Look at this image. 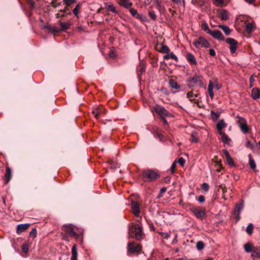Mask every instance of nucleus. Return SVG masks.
I'll return each instance as SVG.
<instances>
[{
	"instance_id": "obj_35",
	"label": "nucleus",
	"mask_w": 260,
	"mask_h": 260,
	"mask_svg": "<svg viewBox=\"0 0 260 260\" xmlns=\"http://www.w3.org/2000/svg\"><path fill=\"white\" fill-rule=\"evenodd\" d=\"M243 203L242 202L237 204L235 209V213L240 214L241 211L243 209Z\"/></svg>"
},
{
	"instance_id": "obj_26",
	"label": "nucleus",
	"mask_w": 260,
	"mask_h": 260,
	"mask_svg": "<svg viewBox=\"0 0 260 260\" xmlns=\"http://www.w3.org/2000/svg\"><path fill=\"white\" fill-rule=\"evenodd\" d=\"M118 3L120 6L127 9L131 8L133 5L132 3L129 0H119Z\"/></svg>"
},
{
	"instance_id": "obj_53",
	"label": "nucleus",
	"mask_w": 260,
	"mask_h": 260,
	"mask_svg": "<svg viewBox=\"0 0 260 260\" xmlns=\"http://www.w3.org/2000/svg\"><path fill=\"white\" fill-rule=\"evenodd\" d=\"M129 12L131 13V15L135 17V16H137V17H138L139 15H138V14L137 13V11L136 9H131L129 10Z\"/></svg>"
},
{
	"instance_id": "obj_50",
	"label": "nucleus",
	"mask_w": 260,
	"mask_h": 260,
	"mask_svg": "<svg viewBox=\"0 0 260 260\" xmlns=\"http://www.w3.org/2000/svg\"><path fill=\"white\" fill-rule=\"evenodd\" d=\"M76 0H63L62 2L66 4L67 6H70L71 4L75 3Z\"/></svg>"
},
{
	"instance_id": "obj_25",
	"label": "nucleus",
	"mask_w": 260,
	"mask_h": 260,
	"mask_svg": "<svg viewBox=\"0 0 260 260\" xmlns=\"http://www.w3.org/2000/svg\"><path fill=\"white\" fill-rule=\"evenodd\" d=\"M251 96L254 100L259 99L260 98V89L258 88H253L251 90Z\"/></svg>"
},
{
	"instance_id": "obj_39",
	"label": "nucleus",
	"mask_w": 260,
	"mask_h": 260,
	"mask_svg": "<svg viewBox=\"0 0 260 260\" xmlns=\"http://www.w3.org/2000/svg\"><path fill=\"white\" fill-rule=\"evenodd\" d=\"M81 4H78L76 5V7H75V8L72 10V12L73 13H74V14L77 16L78 14H79V11L78 10L81 8Z\"/></svg>"
},
{
	"instance_id": "obj_62",
	"label": "nucleus",
	"mask_w": 260,
	"mask_h": 260,
	"mask_svg": "<svg viewBox=\"0 0 260 260\" xmlns=\"http://www.w3.org/2000/svg\"><path fill=\"white\" fill-rule=\"evenodd\" d=\"M245 146L247 147V148H250L251 149H253V144L249 141H247L246 142V144H245Z\"/></svg>"
},
{
	"instance_id": "obj_51",
	"label": "nucleus",
	"mask_w": 260,
	"mask_h": 260,
	"mask_svg": "<svg viewBox=\"0 0 260 260\" xmlns=\"http://www.w3.org/2000/svg\"><path fill=\"white\" fill-rule=\"evenodd\" d=\"M148 14L151 19L155 20L156 19V16L154 11H149Z\"/></svg>"
},
{
	"instance_id": "obj_43",
	"label": "nucleus",
	"mask_w": 260,
	"mask_h": 260,
	"mask_svg": "<svg viewBox=\"0 0 260 260\" xmlns=\"http://www.w3.org/2000/svg\"><path fill=\"white\" fill-rule=\"evenodd\" d=\"M204 246L205 245L203 241H199L197 242L196 244V247L198 250H201L203 249L204 248Z\"/></svg>"
},
{
	"instance_id": "obj_8",
	"label": "nucleus",
	"mask_w": 260,
	"mask_h": 260,
	"mask_svg": "<svg viewBox=\"0 0 260 260\" xmlns=\"http://www.w3.org/2000/svg\"><path fill=\"white\" fill-rule=\"evenodd\" d=\"M190 211L192 212L197 218L203 220L206 217L205 209L200 207L195 208H191L190 209Z\"/></svg>"
},
{
	"instance_id": "obj_60",
	"label": "nucleus",
	"mask_w": 260,
	"mask_h": 260,
	"mask_svg": "<svg viewBox=\"0 0 260 260\" xmlns=\"http://www.w3.org/2000/svg\"><path fill=\"white\" fill-rule=\"evenodd\" d=\"M198 201L200 203H203L205 202V197L203 195H201L198 197Z\"/></svg>"
},
{
	"instance_id": "obj_19",
	"label": "nucleus",
	"mask_w": 260,
	"mask_h": 260,
	"mask_svg": "<svg viewBox=\"0 0 260 260\" xmlns=\"http://www.w3.org/2000/svg\"><path fill=\"white\" fill-rule=\"evenodd\" d=\"M186 60L191 64L196 65L197 61L194 56L191 53H187L186 56Z\"/></svg>"
},
{
	"instance_id": "obj_41",
	"label": "nucleus",
	"mask_w": 260,
	"mask_h": 260,
	"mask_svg": "<svg viewBox=\"0 0 260 260\" xmlns=\"http://www.w3.org/2000/svg\"><path fill=\"white\" fill-rule=\"evenodd\" d=\"M106 8L107 9V10L108 11H111V12H114V13H116V12L115 8V7H114V6L112 4H106Z\"/></svg>"
},
{
	"instance_id": "obj_52",
	"label": "nucleus",
	"mask_w": 260,
	"mask_h": 260,
	"mask_svg": "<svg viewBox=\"0 0 260 260\" xmlns=\"http://www.w3.org/2000/svg\"><path fill=\"white\" fill-rule=\"evenodd\" d=\"M27 3L29 6L30 9L31 10H33L35 8V2H34V1L33 0H28Z\"/></svg>"
},
{
	"instance_id": "obj_56",
	"label": "nucleus",
	"mask_w": 260,
	"mask_h": 260,
	"mask_svg": "<svg viewBox=\"0 0 260 260\" xmlns=\"http://www.w3.org/2000/svg\"><path fill=\"white\" fill-rule=\"evenodd\" d=\"M187 98H188L190 101H192V98L194 96V94L192 91L188 92L186 93Z\"/></svg>"
},
{
	"instance_id": "obj_40",
	"label": "nucleus",
	"mask_w": 260,
	"mask_h": 260,
	"mask_svg": "<svg viewBox=\"0 0 260 260\" xmlns=\"http://www.w3.org/2000/svg\"><path fill=\"white\" fill-rule=\"evenodd\" d=\"M62 3V0H52L50 5L51 4L52 7L55 8L60 5Z\"/></svg>"
},
{
	"instance_id": "obj_3",
	"label": "nucleus",
	"mask_w": 260,
	"mask_h": 260,
	"mask_svg": "<svg viewBox=\"0 0 260 260\" xmlns=\"http://www.w3.org/2000/svg\"><path fill=\"white\" fill-rule=\"evenodd\" d=\"M187 82L190 88L196 86L202 87L203 86V77L201 75L196 74L192 77L189 78Z\"/></svg>"
},
{
	"instance_id": "obj_28",
	"label": "nucleus",
	"mask_w": 260,
	"mask_h": 260,
	"mask_svg": "<svg viewBox=\"0 0 260 260\" xmlns=\"http://www.w3.org/2000/svg\"><path fill=\"white\" fill-rule=\"evenodd\" d=\"M145 71V64L143 61H141L139 63V66L137 67V71L138 72V75H142Z\"/></svg>"
},
{
	"instance_id": "obj_46",
	"label": "nucleus",
	"mask_w": 260,
	"mask_h": 260,
	"mask_svg": "<svg viewBox=\"0 0 260 260\" xmlns=\"http://www.w3.org/2000/svg\"><path fill=\"white\" fill-rule=\"evenodd\" d=\"M219 187L222 189V198L226 200L225 197V193L227 191V188L224 185L221 184Z\"/></svg>"
},
{
	"instance_id": "obj_49",
	"label": "nucleus",
	"mask_w": 260,
	"mask_h": 260,
	"mask_svg": "<svg viewBox=\"0 0 260 260\" xmlns=\"http://www.w3.org/2000/svg\"><path fill=\"white\" fill-rule=\"evenodd\" d=\"M158 234L161 236L164 239H168L170 237V234L168 233L165 232H158Z\"/></svg>"
},
{
	"instance_id": "obj_6",
	"label": "nucleus",
	"mask_w": 260,
	"mask_h": 260,
	"mask_svg": "<svg viewBox=\"0 0 260 260\" xmlns=\"http://www.w3.org/2000/svg\"><path fill=\"white\" fill-rule=\"evenodd\" d=\"M215 88L217 90H219L221 88V85L217 83V79L214 81L210 80L209 82L208 87V92L210 98L212 100L214 98V94L213 92V88Z\"/></svg>"
},
{
	"instance_id": "obj_1",
	"label": "nucleus",
	"mask_w": 260,
	"mask_h": 260,
	"mask_svg": "<svg viewBox=\"0 0 260 260\" xmlns=\"http://www.w3.org/2000/svg\"><path fill=\"white\" fill-rule=\"evenodd\" d=\"M129 236L137 241H141L145 237L142 228L138 224L131 223L129 228Z\"/></svg>"
},
{
	"instance_id": "obj_37",
	"label": "nucleus",
	"mask_w": 260,
	"mask_h": 260,
	"mask_svg": "<svg viewBox=\"0 0 260 260\" xmlns=\"http://www.w3.org/2000/svg\"><path fill=\"white\" fill-rule=\"evenodd\" d=\"M244 250L246 252H252L253 248L252 247V244L250 243H246L244 246Z\"/></svg>"
},
{
	"instance_id": "obj_20",
	"label": "nucleus",
	"mask_w": 260,
	"mask_h": 260,
	"mask_svg": "<svg viewBox=\"0 0 260 260\" xmlns=\"http://www.w3.org/2000/svg\"><path fill=\"white\" fill-rule=\"evenodd\" d=\"M29 223L20 224L17 226V233L20 234L25 231L29 226Z\"/></svg>"
},
{
	"instance_id": "obj_58",
	"label": "nucleus",
	"mask_w": 260,
	"mask_h": 260,
	"mask_svg": "<svg viewBox=\"0 0 260 260\" xmlns=\"http://www.w3.org/2000/svg\"><path fill=\"white\" fill-rule=\"evenodd\" d=\"M178 162L182 166L185 164V159L183 157H180L178 160Z\"/></svg>"
},
{
	"instance_id": "obj_34",
	"label": "nucleus",
	"mask_w": 260,
	"mask_h": 260,
	"mask_svg": "<svg viewBox=\"0 0 260 260\" xmlns=\"http://www.w3.org/2000/svg\"><path fill=\"white\" fill-rule=\"evenodd\" d=\"M248 157L249 159V165L252 170H254L256 168V166L254 160L252 158V155L249 154L248 155Z\"/></svg>"
},
{
	"instance_id": "obj_55",
	"label": "nucleus",
	"mask_w": 260,
	"mask_h": 260,
	"mask_svg": "<svg viewBox=\"0 0 260 260\" xmlns=\"http://www.w3.org/2000/svg\"><path fill=\"white\" fill-rule=\"evenodd\" d=\"M254 77H256V76L253 74H252L250 77V79H249V81H250V87H252L253 86V82L254 81Z\"/></svg>"
},
{
	"instance_id": "obj_44",
	"label": "nucleus",
	"mask_w": 260,
	"mask_h": 260,
	"mask_svg": "<svg viewBox=\"0 0 260 260\" xmlns=\"http://www.w3.org/2000/svg\"><path fill=\"white\" fill-rule=\"evenodd\" d=\"M196 132H192L191 135L190 141L192 143H197L198 139L196 137Z\"/></svg>"
},
{
	"instance_id": "obj_13",
	"label": "nucleus",
	"mask_w": 260,
	"mask_h": 260,
	"mask_svg": "<svg viewBox=\"0 0 260 260\" xmlns=\"http://www.w3.org/2000/svg\"><path fill=\"white\" fill-rule=\"evenodd\" d=\"M128 251L131 253L140 252L142 250V246L140 244L135 245L134 242H129L128 244Z\"/></svg>"
},
{
	"instance_id": "obj_47",
	"label": "nucleus",
	"mask_w": 260,
	"mask_h": 260,
	"mask_svg": "<svg viewBox=\"0 0 260 260\" xmlns=\"http://www.w3.org/2000/svg\"><path fill=\"white\" fill-rule=\"evenodd\" d=\"M192 3L195 5L202 6L204 5V2L202 0H192Z\"/></svg>"
},
{
	"instance_id": "obj_23",
	"label": "nucleus",
	"mask_w": 260,
	"mask_h": 260,
	"mask_svg": "<svg viewBox=\"0 0 260 260\" xmlns=\"http://www.w3.org/2000/svg\"><path fill=\"white\" fill-rule=\"evenodd\" d=\"M251 256L253 258H260V246L253 247Z\"/></svg>"
},
{
	"instance_id": "obj_57",
	"label": "nucleus",
	"mask_w": 260,
	"mask_h": 260,
	"mask_svg": "<svg viewBox=\"0 0 260 260\" xmlns=\"http://www.w3.org/2000/svg\"><path fill=\"white\" fill-rule=\"evenodd\" d=\"M22 249L24 252L27 253L28 251V245L26 244H23L22 246Z\"/></svg>"
},
{
	"instance_id": "obj_12",
	"label": "nucleus",
	"mask_w": 260,
	"mask_h": 260,
	"mask_svg": "<svg viewBox=\"0 0 260 260\" xmlns=\"http://www.w3.org/2000/svg\"><path fill=\"white\" fill-rule=\"evenodd\" d=\"M132 211L134 215L139 217L140 214V205L137 202L132 201L131 204Z\"/></svg>"
},
{
	"instance_id": "obj_14",
	"label": "nucleus",
	"mask_w": 260,
	"mask_h": 260,
	"mask_svg": "<svg viewBox=\"0 0 260 260\" xmlns=\"http://www.w3.org/2000/svg\"><path fill=\"white\" fill-rule=\"evenodd\" d=\"M208 34L211 35L213 38L219 41H224V37L222 35L221 31L219 30H214L208 32Z\"/></svg>"
},
{
	"instance_id": "obj_30",
	"label": "nucleus",
	"mask_w": 260,
	"mask_h": 260,
	"mask_svg": "<svg viewBox=\"0 0 260 260\" xmlns=\"http://www.w3.org/2000/svg\"><path fill=\"white\" fill-rule=\"evenodd\" d=\"M71 260H77V249L74 245L72 248V256Z\"/></svg>"
},
{
	"instance_id": "obj_33",
	"label": "nucleus",
	"mask_w": 260,
	"mask_h": 260,
	"mask_svg": "<svg viewBox=\"0 0 260 260\" xmlns=\"http://www.w3.org/2000/svg\"><path fill=\"white\" fill-rule=\"evenodd\" d=\"M218 27L224 31L226 36L230 35L231 30L229 26L224 25H219Z\"/></svg>"
},
{
	"instance_id": "obj_2",
	"label": "nucleus",
	"mask_w": 260,
	"mask_h": 260,
	"mask_svg": "<svg viewBox=\"0 0 260 260\" xmlns=\"http://www.w3.org/2000/svg\"><path fill=\"white\" fill-rule=\"evenodd\" d=\"M160 177L159 174L154 170L147 169L143 171L142 174V180L144 182H152Z\"/></svg>"
},
{
	"instance_id": "obj_24",
	"label": "nucleus",
	"mask_w": 260,
	"mask_h": 260,
	"mask_svg": "<svg viewBox=\"0 0 260 260\" xmlns=\"http://www.w3.org/2000/svg\"><path fill=\"white\" fill-rule=\"evenodd\" d=\"M12 177V171L10 168H7L5 174V184L9 183Z\"/></svg>"
},
{
	"instance_id": "obj_4",
	"label": "nucleus",
	"mask_w": 260,
	"mask_h": 260,
	"mask_svg": "<svg viewBox=\"0 0 260 260\" xmlns=\"http://www.w3.org/2000/svg\"><path fill=\"white\" fill-rule=\"evenodd\" d=\"M153 110L157 113L161 118L172 116V114L168 111L159 105H156L154 106L153 107Z\"/></svg>"
},
{
	"instance_id": "obj_32",
	"label": "nucleus",
	"mask_w": 260,
	"mask_h": 260,
	"mask_svg": "<svg viewBox=\"0 0 260 260\" xmlns=\"http://www.w3.org/2000/svg\"><path fill=\"white\" fill-rule=\"evenodd\" d=\"M61 30H66L70 28L71 24L69 22L59 21Z\"/></svg>"
},
{
	"instance_id": "obj_31",
	"label": "nucleus",
	"mask_w": 260,
	"mask_h": 260,
	"mask_svg": "<svg viewBox=\"0 0 260 260\" xmlns=\"http://www.w3.org/2000/svg\"><path fill=\"white\" fill-rule=\"evenodd\" d=\"M169 84L171 88L174 89H178L180 88V86L177 83V82L173 79L169 80Z\"/></svg>"
},
{
	"instance_id": "obj_10",
	"label": "nucleus",
	"mask_w": 260,
	"mask_h": 260,
	"mask_svg": "<svg viewBox=\"0 0 260 260\" xmlns=\"http://www.w3.org/2000/svg\"><path fill=\"white\" fill-rule=\"evenodd\" d=\"M225 42L230 45V50L231 53L233 55L236 53L237 49L238 42L233 38H229L226 39Z\"/></svg>"
},
{
	"instance_id": "obj_64",
	"label": "nucleus",
	"mask_w": 260,
	"mask_h": 260,
	"mask_svg": "<svg viewBox=\"0 0 260 260\" xmlns=\"http://www.w3.org/2000/svg\"><path fill=\"white\" fill-rule=\"evenodd\" d=\"M170 180H171V177H170V176H167V177H165L164 179V182L166 183H169L170 182Z\"/></svg>"
},
{
	"instance_id": "obj_27",
	"label": "nucleus",
	"mask_w": 260,
	"mask_h": 260,
	"mask_svg": "<svg viewBox=\"0 0 260 260\" xmlns=\"http://www.w3.org/2000/svg\"><path fill=\"white\" fill-rule=\"evenodd\" d=\"M220 17L222 20H226L229 18L228 11L225 9H221L220 11Z\"/></svg>"
},
{
	"instance_id": "obj_48",
	"label": "nucleus",
	"mask_w": 260,
	"mask_h": 260,
	"mask_svg": "<svg viewBox=\"0 0 260 260\" xmlns=\"http://www.w3.org/2000/svg\"><path fill=\"white\" fill-rule=\"evenodd\" d=\"M29 236L32 238H35L37 236V230L36 228H33L29 232Z\"/></svg>"
},
{
	"instance_id": "obj_54",
	"label": "nucleus",
	"mask_w": 260,
	"mask_h": 260,
	"mask_svg": "<svg viewBox=\"0 0 260 260\" xmlns=\"http://www.w3.org/2000/svg\"><path fill=\"white\" fill-rule=\"evenodd\" d=\"M209 186L208 183H204L202 185V189L205 191L207 192L208 191Z\"/></svg>"
},
{
	"instance_id": "obj_15",
	"label": "nucleus",
	"mask_w": 260,
	"mask_h": 260,
	"mask_svg": "<svg viewBox=\"0 0 260 260\" xmlns=\"http://www.w3.org/2000/svg\"><path fill=\"white\" fill-rule=\"evenodd\" d=\"M61 13H57L55 14L56 17L58 18L59 17H64L68 15H71L72 13V10L69 8V6H66V7L63 9L60 10Z\"/></svg>"
},
{
	"instance_id": "obj_63",
	"label": "nucleus",
	"mask_w": 260,
	"mask_h": 260,
	"mask_svg": "<svg viewBox=\"0 0 260 260\" xmlns=\"http://www.w3.org/2000/svg\"><path fill=\"white\" fill-rule=\"evenodd\" d=\"M209 54L212 56H214L216 55L215 51L213 49H210L209 50Z\"/></svg>"
},
{
	"instance_id": "obj_9",
	"label": "nucleus",
	"mask_w": 260,
	"mask_h": 260,
	"mask_svg": "<svg viewBox=\"0 0 260 260\" xmlns=\"http://www.w3.org/2000/svg\"><path fill=\"white\" fill-rule=\"evenodd\" d=\"M62 229L70 236L73 237L76 239H78L80 236L79 234H77L76 232H75L71 224H65L62 226Z\"/></svg>"
},
{
	"instance_id": "obj_45",
	"label": "nucleus",
	"mask_w": 260,
	"mask_h": 260,
	"mask_svg": "<svg viewBox=\"0 0 260 260\" xmlns=\"http://www.w3.org/2000/svg\"><path fill=\"white\" fill-rule=\"evenodd\" d=\"M201 27L203 30H204L205 31H206L208 34V32L210 31H211L208 26V25L207 23H204L202 24Z\"/></svg>"
},
{
	"instance_id": "obj_16",
	"label": "nucleus",
	"mask_w": 260,
	"mask_h": 260,
	"mask_svg": "<svg viewBox=\"0 0 260 260\" xmlns=\"http://www.w3.org/2000/svg\"><path fill=\"white\" fill-rule=\"evenodd\" d=\"M156 49L162 53L168 54L170 52V48L162 44H159L156 47Z\"/></svg>"
},
{
	"instance_id": "obj_38",
	"label": "nucleus",
	"mask_w": 260,
	"mask_h": 260,
	"mask_svg": "<svg viewBox=\"0 0 260 260\" xmlns=\"http://www.w3.org/2000/svg\"><path fill=\"white\" fill-rule=\"evenodd\" d=\"M253 225L252 223H249L246 229V232L248 235H251L253 233Z\"/></svg>"
},
{
	"instance_id": "obj_29",
	"label": "nucleus",
	"mask_w": 260,
	"mask_h": 260,
	"mask_svg": "<svg viewBox=\"0 0 260 260\" xmlns=\"http://www.w3.org/2000/svg\"><path fill=\"white\" fill-rule=\"evenodd\" d=\"M164 58L165 59H167V60L170 59H174L177 62L178 61V59L177 57L173 52L166 54L164 56Z\"/></svg>"
},
{
	"instance_id": "obj_17",
	"label": "nucleus",
	"mask_w": 260,
	"mask_h": 260,
	"mask_svg": "<svg viewBox=\"0 0 260 260\" xmlns=\"http://www.w3.org/2000/svg\"><path fill=\"white\" fill-rule=\"evenodd\" d=\"M222 151L226 157L228 164L231 167L235 166V162L231 157L228 151L226 149H223Z\"/></svg>"
},
{
	"instance_id": "obj_22",
	"label": "nucleus",
	"mask_w": 260,
	"mask_h": 260,
	"mask_svg": "<svg viewBox=\"0 0 260 260\" xmlns=\"http://www.w3.org/2000/svg\"><path fill=\"white\" fill-rule=\"evenodd\" d=\"M226 126L227 124L224 122V120L223 119L220 120L216 124V128L218 132V134H219L220 132H222V129Z\"/></svg>"
},
{
	"instance_id": "obj_18",
	"label": "nucleus",
	"mask_w": 260,
	"mask_h": 260,
	"mask_svg": "<svg viewBox=\"0 0 260 260\" xmlns=\"http://www.w3.org/2000/svg\"><path fill=\"white\" fill-rule=\"evenodd\" d=\"M40 20L41 24H40V26L42 28V29L46 31L47 32H49V23L47 19L44 20V19L42 17L40 18Z\"/></svg>"
},
{
	"instance_id": "obj_5",
	"label": "nucleus",
	"mask_w": 260,
	"mask_h": 260,
	"mask_svg": "<svg viewBox=\"0 0 260 260\" xmlns=\"http://www.w3.org/2000/svg\"><path fill=\"white\" fill-rule=\"evenodd\" d=\"M236 119H238L237 120V123L242 133L244 134L248 133L249 131V127L247 125L246 120L244 118L239 115L236 116Z\"/></svg>"
},
{
	"instance_id": "obj_42",
	"label": "nucleus",
	"mask_w": 260,
	"mask_h": 260,
	"mask_svg": "<svg viewBox=\"0 0 260 260\" xmlns=\"http://www.w3.org/2000/svg\"><path fill=\"white\" fill-rule=\"evenodd\" d=\"M253 24L251 23H248L246 24L245 30L247 32L251 33L253 30Z\"/></svg>"
},
{
	"instance_id": "obj_61",
	"label": "nucleus",
	"mask_w": 260,
	"mask_h": 260,
	"mask_svg": "<svg viewBox=\"0 0 260 260\" xmlns=\"http://www.w3.org/2000/svg\"><path fill=\"white\" fill-rule=\"evenodd\" d=\"M176 161H174L171 165L170 170L172 174H173L175 172V169L176 168Z\"/></svg>"
},
{
	"instance_id": "obj_7",
	"label": "nucleus",
	"mask_w": 260,
	"mask_h": 260,
	"mask_svg": "<svg viewBox=\"0 0 260 260\" xmlns=\"http://www.w3.org/2000/svg\"><path fill=\"white\" fill-rule=\"evenodd\" d=\"M193 45L197 48H199L200 47L207 48L210 46V44L209 42L203 37H200L198 39L194 40L193 42Z\"/></svg>"
},
{
	"instance_id": "obj_11",
	"label": "nucleus",
	"mask_w": 260,
	"mask_h": 260,
	"mask_svg": "<svg viewBox=\"0 0 260 260\" xmlns=\"http://www.w3.org/2000/svg\"><path fill=\"white\" fill-rule=\"evenodd\" d=\"M105 113V109L102 106H99L93 109L92 110V114L94 117L97 119H99L101 117V116Z\"/></svg>"
},
{
	"instance_id": "obj_36",
	"label": "nucleus",
	"mask_w": 260,
	"mask_h": 260,
	"mask_svg": "<svg viewBox=\"0 0 260 260\" xmlns=\"http://www.w3.org/2000/svg\"><path fill=\"white\" fill-rule=\"evenodd\" d=\"M220 115V112H215L213 110L211 111V116L212 117V120L214 121L217 120L219 117Z\"/></svg>"
},
{
	"instance_id": "obj_21",
	"label": "nucleus",
	"mask_w": 260,
	"mask_h": 260,
	"mask_svg": "<svg viewBox=\"0 0 260 260\" xmlns=\"http://www.w3.org/2000/svg\"><path fill=\"white\" fill-rule=\"evenodd\" d=\"M219 134L220 136H221V140L223 143L231 145L230 143L231 141V139L228 137V135H226L223 132H220Z\"/></svg>"
},
{
	"instance_id": "obj_59",
	"label": "nucleus",
	"mask_w": 260,
	"mask_h": 260,
	"mask_svg": "<svg viewBox=\"0 0 260 260\" xmlns=\"http://www.w3.org/2000/svg\"><path fill=\"white\" fill-rule=\"evenodd\" d=\"M214 4L217 6L218 5L222 6L224 4L223 0H214Z\"/></svg>"
}]
</instances>
